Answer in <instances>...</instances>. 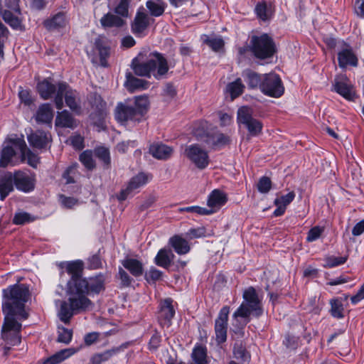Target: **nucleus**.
<instances>
[{
    "label": "nucleus",
    "instance_id": "obj_1",
    "mask_svg": "<svg viewBox=\"0 0 364 364\" xmlns=\"http://www.w3.org/2000/svg\"><path fill=\"white\" fill-rule=\"evenodd\" d=\"M29 297V289L25 284H14L2 291V311L4 322L1 336L8 345L20 344L21 321L28 318L25 304Z\"/></svg>",
    "mask_w": 364,
    "mask_h": 364
},
{
    "label": "nucleus",
    "instance_id": "obj_2",
    "mask_svg": "<svg viewBox=\"0 0 364 364\" xmlns=\"http://www.w3.org/2000/svg\"><path fill=\"white\" fill-rule=\"evenodd\" d=\"M71 295L68 301H58L60 303L58 316L65 324L70 323L75 314L92 309L93 304L86 296L87 294H98L105 289V279L102 274L89 278H82L71 283Z\"/></svg>",
    "mask_w": 364,
    "mask_h": 364
},
{
    "label": "nucleus",
    "instance_id": "obj_3",
    "mask_svg": "<svg viewBox=\"0 0 364 364\" xmlns=\"http://www.w3.org/2000/svg\"><path fill=\"white\" fill-rule=\"evenodd\" d=\"M243 301L232 316L233 331L237 333L242 330L250 321V316L259 317L263 314L262 299L255 289L250 287L244 290Z\"/></svg>",
    "mask_w": 364,
    "mask_h": 364
},
{
    "label": "nucleus",
    "instance_id": "obj_4",
    "mask_svg": "<svg viewBox=\"0 0 364 364\" xmlns=\"http://www.w3.org/2000/svg\"><path fill=\"white\" fill-rule=\"evenodd\" d=\"M173 66L174 64L168 63L164 54L156 51L150 53L144 61L140 62L138 58L132 60V69L136 75L153 76L156 80L166 77L170 68Z\"/></svg>",
    "mask_w": 364,
    "mask_h": 364
},
{
    "label": "nucleus",
    "instance_id": "obj_5",
    "mask_svg": "<svg viewBox=\"0 0 364 364\" xmlns=\"http://www.w3.org/2000/svg\"><path fill=\"white\" fill-rule=\"evenodd\" d=\"M249 48L253 55L260 60L271 58L277 52L275 43L267 33L252 36Z\"/></svg>",
    "mask_w": 364,
    "mask_h": 364
},
{
    "label": "nucleus",
    "instance_id": "obj_6",
    "mask_svg": "<svg viewBox=\"0 0 364 364\" xmlns=\"http://www.w3.org/2000/svg\"><path fill=\"white\" fill-rule=\"evenodd\" d=\"M25 151V141L23 136H16L8 137L2 144L0 157V166L5 168L9 165L15 166L17 161L15 158L18 154Z\"/></svg>",
    "mask_w": 364,
    "mask_h": 364
},
{
    "label": "nucleus",
    "instance_id": "obj_7",
    "mask_svg": "<svg viewBox=\"0 0 364 364\" xmlns=\"http://www.w3.org/2000/svg\"><path fill=\"white\" fill-rule=\"evenodd\" d=\"M65 105L75 114L81 112V100L79 92L73 90L65 82H58L57 95L55 96L54 102L58 109L63 107V99Z\"/></svg>",
    "mask_w": 364,
    "mask_h": 364
},
{
    "label": "nucleus",
    "instance_id": "obj_8",
    "mask_svg": "<svg viewBox=\"0 0 364 364\" xmlns=\"http://www.w3.org/2000/svg\"><path fill=\"white\" fill-rule=\"evenodd\" d=\"M261 91L267 96L280 97L284 92V87L279 75L274 73L263 75Z\"/></svg>",
    "mask_w": 364,
    "mask_h": 364
},
{
    "label": "nucleus",
    "instance_id": "obj_9",
    "mask_svg": "<svg viewBox=\"0 0 364 364\" xmlns=\"http://www.w3.org/2000/svg\"><path fill=\"white\" fill-rule=\"evenodd\" d=\"M184 154L198 169H205L209 164L210 159L208 151L198 144L187 146Z\"/></svg>",
    "mask_w": 364,
    "mask_h": 364
},
{
    "label": "nucleus",
    "instance_id": "obj_10",
    "mask_svg": "<svg viewBox=\"0 0 364 364\" xmlns=\"http://www.w3.org/2000/svg\"><path fill=\"white\" fill-rule=\"evenodd\" d=\"M230 308L224 306L219 311L215 321V340L218 344L223 343L227 340V332L228 327V316Z\"/></svg>",
    "mask_w": 364,
    "mask_h": 364
},
{
    "label": "nucleus",
    "instance_id": "obj_11",
    "mask_svg": "<svg viewBox=\"0 0 364 364\" xmlns=\"http://www.w3.org/2000/svg\"><path fill=\"white\" fill-rule=\"evenodd\" d=\"M237 121L239 123L245 124L252 135H257L262 130V123L252 118V109L249 107L244 106L238 109Z\"/></svg>",
    "mask_w": 364,
    "mask_h": 364
},
{
    "label": "nucleus",
    "instance_id": "obj_12",
    "mask_svg": "<svg viewBox=\"0 0 364 364\" xmlns=\"http://www.w3.org/2000/svg\"><path fill=\"white\" fill-rule=\"evenodd\" d=\"M332 90L348 101L355 98V91L350 80L346 75H338L334 79Z\"/></svg>",
    "mask_w": 364,
    "mask_h": 364
},
{
    "label": "nucleus",
    "instance_id": "obj_13",
    "mask_svg": "<svg viewBox=\"0 0 364 364\" xmlns=\"http://www.w3.org/2000/svg\"><path fill=\"white\" fill-rule=\"evenodd\" d=\"M16 189L23 193H29L35 188V177L28 171H15L12 173Z\"/></svg>",
    "mask_w": 364,
    "mask_h": 364
},
{
    "label": "nucleus",
    "instance_id": "obj_14",
    "mask_svg": "<svg viewBox=\"0 0 364 364\" xmlns=\"http://www.w3.org/2000/svg\"><path fill=\"white\" fill-rule=\"evenodd\" d=\"M138 112H136L134 107L131 105V102H119L117 104L114 116L117 122L124 124L129 121L139 122L141 118Z\"/></svg>",
    "mask_w": 364,
    "mask_h": 364
},
{
    "label": "nucleus",
    "instance_id": "obj_15",
    "mask_svg": "<svg viewBox=\"0 0 364 364\" xmlns=\"http://www.w3.org/2000/svg\"><path fill=\"white\" fill-rule=\"evenodd\" d=\"M150 179L149 174L139 173L130 179L126 188L122 189L117 196V199L120 201L125 200L132 192L146 184Z\"/></svg>",
    "mask_w": 364,
    "mask_h": 364
},
{
    "label": "nucleus",
    "instance_id": "obj_16",
    "mask_svg": "<svg viewBox=\"0 0 364 364\" xmlns=\"http://www.w3.org/2000/svg\"><path fill=\"white\" fill-rule=\"evenodd\" d=\"M60 268L62 269H65V271L71 275L70 279L67 283V289L66 293L68 297L71 295L70 287H72L73 282H75L78 280H82V277H80V274L82 272L83 268V263L80 260L72 261L63 262L60 264Z\"/></svg>",
    "mask_w": 364,
    "mask_h": 364
},
{
    "label": "nucleus",
    "instance_id": "obj_17",
    "mask_svg": "<svg viewBox=\"0 0 364 364\" xmlns=\"http://www.w3.org/2000/svg\"><path fill=\"white\" fill-rule=\"evenodd\" d=\"M172 302V299H166L160 304L159 320L161 326L168 327L171 325V321L175 315Z\"/></svg>",
    "mask_w": 364,
    "mask_h": 364
},
{
    "label": "nucleus",
    "instance_id": "obj_18",
    "mask_svg": "<svg viewBox=\"0 0 364 364\" xmlns=\"http://www.w3.org/2000/svg\"><path fill=\"white\" fill-rule=\"evenodd\" d=\"M28 141L33 147L43 149L50 142V135L48 132L38 130L28 135Z\"/></svg>",
    "mask_w": 364,
    "mask_h": 364
},
{
    "label": "nucleus",
    "instance_id": "obj_19",
    "mask_svg": "<svg viewBox=\"0 0 364 364\" xmlns=\"http://www.w3.org/2000/svg\"><path fill=\"white\" fill-rule=\"evenodd\" d=\"M14 186L11 172L0 174V199L4 200L14 190Z\"/></svg>",
    "mask_w": 364,
    "mask_h": 364
},
{
    "label": "nucleus",
    "instance_id": "obj_20",
    "mask_svg": "<svg viewBox=\"0 0 364 364\" xmlns=\"http://www.w3.org/2000/svg\"><path fill=\"white\" fill-rule=\"evenodd\" d=\"M228 200L226 194L218 189L213 190L208 198V206L210 208L209 210H213L215 212L223 206Z\"/></svg>",
    "mask_w": 364,
    "mask_h": 364
},
{
    "label": "nucleus",
    "instance_id": "obj_21",
    "mask_svg": "<svg viewBox=\"0 0 364 364\" xmlns=\"http://www.w3.org/2000/svg\"><path fill=\"white\" fill-rule=\"evenodd\" d=\"M203 141L213 148H220L229 143L230 138L223 133L215 132L207 134Z\"/></svg>",
    "mask_w": 364,
    "mask_h": 364
},
{
    "label": "nucleus",
    "instance_id": "obj_22",
    "mask_svg": "<svg viewBox=\"0 0 364 364\" xmlns=\"http://www.w3.org/2000/svg\"><path fill=\"white\" fill-rule=\"evenodd\" d=\"M58 89V83L57 85L53 84L47 79L39 82L37 85L38 92L43 100H48L53 96L55 97L57 95Z\"/></svg>",
    "mask_w": 364,
    "mask_h": 364
},
{
    "label": "nucleus",
    "instance_id": "obj_23",
    "mask_svg": "<svg viewBox=\"0 0 364 364\" xmlns=\"http://www.w3.org/2000/svg\"><path fill=\"white\" fill-rule=\"evenodd\" d=\"M68 23V18L63 12H59L53 17L46 19L43 22V26L48 31L59 30L63 28Z\"/></svg>",
    "mask_w": 364,
    "mask_h": 364
},
{
    "label": "nucleus",
    "instance_id": "obj_24",
    "mask_svg": "<svg viewBox=\"0 0 364 364\" xmlns=\"http://www.w3.org/2000/svg\"><path fill=\"white\" fill-rule=\"evenodd\" d=\"M338 64L341 68L348 65L357 66L358 58L350 48H346L338 54Z\"/></svg>",
    "mask_w": 364,
    "mask_h": 364
},
{
    "label": "nucleus",
    "instance_id": "obj_25",
    "mask_svg": "<svg viewBox=\"0 0 364 364\" xmlns=\"http://www.w3.org/2000/svg\"><path fill=\"white\" fill-rule=\"evenodd\" d=\"M35 118L38 123L50 124L53 118V110L50 104L41 105L36 112Z\"/></svg>",
    "mask_w": 364,
    "mask_h": 364
},
{
    "label": "nucleus",
    "instance_id": "obj_26",
    "mask_svg": "<svg viewBox=\"0 0 364 364\" xmlns=\"http://www.w3.org/2000/svg\"><path fill=\"white\" fill-rule=\"evenodd\" d=\"M77 350L69 348L60 350L44 360L43 364H58L76 353Z\"/></svg>",
    "mask_w": 364,
    "mask_h": 364
},
{
    "label": "nucleus",
    "instance_id": "obj_27",
    "mask_svg": "<svg viewBox=\"0 0 364 364\" xmlns=\"http://www.w3.org/2000/svg\"><path fill=\"white\" fill-rule=\"evenodd\" d=\"M150 154L156 159L166 160L171 157L173 149L163 144H154L149 148Z\"/></svg>",
    "mask_w": 364,
    "mask_h": 364
},
{
    "label": "nucleus",
    "instance_id": "obj_28",
    "mask_svg": "<svg viewBox=\"0 0 364 364\" xmlns=\"http://www.w3.org/2000/svg\"><path fill=\"white\" fill-rule=\"evenodd\" d=\"M255 13L258 18L263 21H267L272 18L274 11L271 4H267L265 1H262L256 4Z\"/></svg>",
    "mask_w": 364,
    "mask_h": 364
},
{
    "label": "nucleus",
    "instance_id": "obj_29",
    "mask_svg": "<svg viewBox=\"0 0 364 364\" xmlns=\"http://www.w3.org/2000/svg\"><path fill=\"white\" fill-rule=\"evenodd\" d=\"M148 25V16L144 13H138L132 25V32L136 36H140L146 29Z\"/></svg>",
    "mask_w": 364,
    "mask_h": 364
},
{
    "label": "nucleus",
    "instance_id": "obj_30",
    "mask_svg": "<svg viewBox=\"0 0 364 364\" xmlns=\"http://www.w3.org/2000/svg\"><path fill=\"white\" fill-rule=\"evenodd\" d=\"M105 38L99 37L95 40V47L97 50L100 55V65L102 67H107L108 65L107 58L109 55V48L105 43Z\"/></svg>",
    "mask_w": 364,
    "mask_h": 364
},
{
    "label": "nucleus",
    "instance_id": "obj_31",
    "mask_svg": "<svg viewBox=\"0 0 364 364\" xmlns=\"http://www.w3.org/2000/svg\"><path fill=\"white\" fill-rule=\"evenodd\" d=\"M174 255L170 250L161 249L155 257V264L163 268H168L170 267Z\"/></svg>",
    "mask_w": 364,
    "mask_h": 364
},
{
    "label": "nucleus",
    "instance_id": "obj_32",
    "mask_svg": "<svg viewBox=\"0 0 364 364\" xmlns=\"http://www.w3.org/2000/svg\"><path fill=\"white\" fill-rule=\"evenodd\" d=\"M149 85V82L145 80L139 79L132 75L127 76L125 86L127 89L131 92H134L138 90H146L148 88Z\"/></svg>",
    "mask_w": 364,
    "mask_h": 364
},
{
    "label": "nucleus",
    "instance_id": "obj_33",
    "mask_svg": "<svg viewBox=\"0 0 364 364\" xmlns=\"http://www.w3.org/2000/svg\"><path fill=\"white\" fill-rule=\"evenodd\" d=\"M55 126L73 129L75 122L72 114L67 110L58 112L55 118Z\"/></svg>",
    "mask_w": 364,
    "mask_h": 364
},
{
    "label": "nucleus",
    "instance_id": "obj_34",
    "mask_svg": "<svg viewBox=\"0 0 364 364\" xmlns=\"http://www.w3.org/2000/svg\"><path fill=\"white\" fill-rule=\"evenodd\" d=\"M242 75L250 88L259 87L261 90V85L263 83V75L257 74L250 70H246L243 71Z\"/></svg>",
    "mask_w": 364,
    "mask_h": 364
},
{
    "label": "nucleus",
    "instance_id": "obj_35",
    "mask_svg": "<svg viewBox=\"0 0 364 364\" xmlns=\"http://www.w3.org/2000/svg\"><path fill=\"white\" fill-rule=\"evenodd\" d=\"M100 23L104 28H120L125 23L121 16H115L112 13L105 14L100 19Z\"/></svg>",
    "mask_w": 364,
    "mask_h": 364
},
{
    "label": "nucleus",
    "instance_id": "obj_36",
    "mask_svg": "<svg viewBox=\"0 0 364 364\" xmlns=\"http://www.w3.org/2000/svg\"><path fill=\"white\" fill-rule=\"evenodd\" d=\"M122 264L124 268H126L133 276L136 277L143 274V264L136 259H126L122 262Z\"/></svg>",
    "mask_w": 364,
    "mask_h": 364
},
{
    "label": "nucleus",
    "instance_id": "obj_37",
    "mask_svg": "<svg viewBox=\"0 0 364 364\" xmlns=\"http://www.w3.org/2000/svg\"><path fill=\"white\" fill-rule=\"evenodd\" d=\"M170 244L178 255H185L190 251L188 242L180 236H174L170 239Z\"/></svg>",
    "mask_w": 364,
    "mask_h": 364
},
{
    "label": "nucleus",
    "instance_id": "obj_38",
    "mask_svg": "<svg viewBox=\"0 0 364 364\" xmlns=\"http://www.w3.org/2000/svg\"><path fill=\"white\" fill-rule=\"evenodd\" d=\"M245 85L240 78L228 83L226 86V92L230 96L231 100L241 95L244 91Z\"/></svg>",
    "mask_w": 364,
    "mask_h": 364
},
{
    "label": "nucleus",
    "instance_id": "obj_39",
    "mask_svg": "<svg viewBox=\"0 0 364 364\" xmlns=\"http://www.w3.org/2000/svg\"><path fill=\"white\" fill-rule=\"evenodd\" d=\"M146 6L151 16L158 17L164 13L166 4L163 0H149L146 1Z\"/></svg>",
    "mask_w": 364,
    "mask_h": 364
},
{
    "label": "nucleus",
    "instance_id": "obj_40",
    "mask_svg": "<svg viewBox=\"0 0 364 364\" xmlns=\"http://www.w3.org/2000/svg\"><path fill=\"white\" fill-rule=\"evenodd\" d=\"M191 358L195 364H208L206 348L202 346H195Z\"/></svg>",
    "mask_w": 364,
    "mask_h": 364
},
{
    "label": "nucleus",
    "instance_id": "obj_41",
    "mask_svg": "<svg viewBox=\"0 0 364 364\" xmlns=\"http://www.w3.org/2000/svg\"><path fill=\"white\" fill-rule=\"evenodd\" d=\"M119 350V348H116L102 353H96L91 357L90 362L92 364H101L102 362L108 360L112 356L118 353Z\"/></svg>",
    "mask_w": 364,
    "mask_h": 364
},
{
    "label": "nucleus",
    "instance_id": "obj_42",
    "mask_svg": "<svg viewBox=\"0 0 364 364\" xmlns=\"http://www.w3.org/2000/svg\"><path fill=\"white\" fill-rule=\"evenodd\" d=\"M131 105L134 107L136 112L139 114V117L141 119L148 109L149 100L146 97H137L134 102H131Z\"/></svg>",
    "mask_w": 364,
    "mask_h": 364
},
{
    "label": "nucleus",
    "instance_id": "obj_43",
    "mask_svg": "<svg viewBox=\"0 0 364 364\" xmlns=\"http://www.w3.org/2000/svg\"><path fill=\"white\" fill-rule=\"evenodd\" d=\"M100 100V105L97 107V110L95 112L91 114L90 117L93 121H95V124L99 127H102L103 124V120L107 114L105 105L106 103L103 102L101 98Z\"/></svg>",
    "mask_w": 364,
    "mask_h": 364
},
{
    "label": "nucleus",
    "instance_id": "obj_44",
    "mask_svg": "<svg viewBox=\"0 0 364 364\" xmlns=\"http://www.w3.org/2000/svg\"><path fill=\"white\" fill-rule=\"evenodd\" d=\"M79 159L87 170L92 171L95 168L96 164L91 150L82 151L80 155Z\"/></svg>",
    "mask_w": 364,
    "mask_h": 364
},
{
    "label": "nucleus",
    "instance_id": "obj_45",
    "mask_svg": "<svg viewBox=\"0 0 364 364\" xmlns=\"http://www.w3.org/2000/svg\"><path fill=\"white\" fill-rule=\"evenodd\" d=\"M95 156L97 157L104 164L105 166L108 167L110 164V154L107 148L104 146H99L94 150Z\"/></svg>",
    "mask_w": 364,
    "mask_h": 364
},
{
    "label": "nucleus",
    "instance_id": "obj_46",
    "mask_svg": "<svg viewBox=\"0 0 364 364\" xmlns=\"http://www.w3.org/2000/svg\"><path fill=\"white\" fill-rule=\"evenodd\" d=\"M233 355L236 359L244 362L248 361L250 358L249 353L241 343H235L233 347Z\"/></svg>",
    "mask_w": 364,
    "mask_h": 364
},
{
    "label": "nucleus",
    "instance_id": "obj_47",
    "mask_svg": "<svg viewBox=\"0 0 364 364\" xmlns=\"http://www.w3.org/2000/svg\"><path fill=\"white\" fill-rule=\"evenodd\" d=\"M25 160H27L28 164L34 168L36 167L38 164V156L27 148L26 143L25 151H21V161H24Z\"/></svg>",
    "mask_w": 364,
    "mask_h": 364
},
{
    "label": "nucleus",
    "instance_id": "obj_48",
    "mask_svg": "<svg viewBox=\"0 0 364 364\" xmlns=\"http://www.w3.org/2000/svg\"><path fill=\"white\" fill-rule=\"evenodd\" d=\"M331 315L338 318L343 317V306L341 301L338 299L331 300Z\"/></svg>",
    "mask_w": 364,
    "mask_h": 364
},
{
    "label": "nucleus",
    "instance_id": "obj_49",
    "mask_svg": "<svg viewBox=\"0 0 364 364\" xmlns=\"http://www.w3.org/2000/svg\"><path fill=\"white\" fill-rule=\"evenodd\" d=\"M34 220V218L29 213L23 211H19L15 213L13 223L15 225H23Z\"/></svg>",
    "mask_w": 364,
    "mask_h": 364
},
{
    "label": "nucleus",
    "instance_id": "obj_50",
    "mask_svg": "<svg viewBox=\"0 0 364 364\" xmlns=\"http://www.w3.org/2000/svg\"><path fill=\"white\" fill-rule=\"evenodd\" d=\"M205 42L215 52H220L224 47V41L219 37H208Z\"/></svg>",
    "mask_w": 364,
    "mask_h": 364
},
{
    "label": "nucleus",
    "instance_id": "obj_51",
    "mask_svg": "<svg viewBox=\"0 0 364 364\" xmlns=\"http://www.w3.org/2000/svg\"><path fill=\"white\" fill-rule=\"evenodd\" d=\"M58 341L60 343H63L65 344H68L73 338V331L72 330L68 329L65 327L58 326Z\"/></svg>",
    "mask_w": 364,
    "mask_h": 364
},
{
    "label": "nucleus",
    "instance_id": "obj_52",
    "mask_svg": "<svg viewBox=\"0 0 364 364\" xmlns=\"http://www.w3.org/2000/svg\"><path fill=\"white\" fill-rule=\"evenodd\" d=\"M131 0H119L114 8V12L122 18L127 17L129 14V6Z\"/></svg>",
    "mask_w": 364,
    "mask_h": 364
},
{
    "label": "nucleus",
    "instance_id": "obj_53",
    "mask_svg": "<svg viewBox=\"0 0 364 364\" xmlns=\"http://www.w3.org/2000/svg\"><path fill=\"white\" fill-rule=\"evenodd\" d=\"M296 194L294 191H290L286 195L277 198L274 203L275 205H284L287 208L295 198Z\"/></svg>",
    "mask_w": 364,
    "mask_h": 364
},
{
    "label": "nucleus",
    "instance_id": "obj_54",
    "mask_svg": "<svg viewBox=\"0 0 364 364\" xmlns=\"http://www.w3.org/2000/svg\"><path fill=\"white\" fill-rule=\"evenodd\" d=\"M324 232V227H321L318 225H316L311 228L306 236V241L309 242H312L317 240Z\"/></svg>",
    "mask_w": 364,
    "mask_h": 364
},
{
    "label": "nucleus",
    "instance_id": "obj_55",
    "mask_svg": "<svg viewBox=\"0 0 364 364\" xmlns=\"http://www.w3.org/2000/svg\"><path fill=\"white\" fill-rule=\"evenodd\" d=\"M77 164L75 163L68 167L63 174V178L65 180L66 183H75V176L77 172Z\"/></svg>",
    "mask_w": 364,
    "mask_h": 364
},
{
    "label": "nucleus",
    "instance_id": "obj_56",
    "mask_svg": "<svg viewBox=\"0 0 364 364\" xmlns=\"http://www.w3.org/2000/svg\"><path fill=\"white\" fill-rule=\"evenodd\" d=\"M4 21L14 28H18L21 26V21L16 16H14L11 11L5 10L3 13Z\"/></svg>",
    "mask_w": 364,
    "mask_h": 364
},
{
    "label": "nucleus",
    "instance_id": "obj_57",
    "mask_svg": "<svg viewBox=\"0 0 364 364\" xmlns=\"http://www.w3.org/2000/svg\"><path fill=\"white\" fill-rule=\"evenodd\" d=\"M347 260L346 257L330 256L325 259V267L332 268L344 264Z\"/></svg>",
    "mask_w": 364,
    "mask_h": 364
},
{
    "label": "nucleus",
    "instance_id": "obj_58",
    "mask_svg": "<svg viewBox=\"0 0 364 364\" xmlns=\"http://www.w3.org/2000/svg\"><path fill=\"white\" fill-rule=\"evenodd\" d=\"M272 188V181L269 178L262 176L258 181L257 189L262 193H268Z\"/></svg>",
    "mask_w": 364,
    "mask_h": 364
},
{
    "label": "nucleus",
    "instance_id": "obj_59",
    "mask_svg": "<svg viewBox=\"0 0 364 364\" xmlns=\"http://www.w3.org/2000/svg\"><path fill=\"white\" fill-rule=\"evenodd\" d=\"M181 210H185L190 213H196L200 215H208L214 213L213 210H208L205 208H202L200 206H189L182 208Z\"/></svg>",
    "mask_w": 364,
    "mask_h": 364
},
{
    "label": "nucleus",
    "instance_id": "obj_60",
    "mask_svg": "<svg viewBox=\"0 0 364 364\" xmlns=\"http://www.w3.org/2000/svg\"><path fill=\"white\" fill-rule=\"evenodd\" d=\"M137 146L136 141L128 140L119 142L117 144L116 149L120 153H126L129 148H134Z\"/></svg>",
    "mask_w": 364,
    "mask_h": 364
},
{
    "label": "nucleus",
    "instance_id": "obj_61",
    "mask_svg": "<svg viewBox=\"0 0 364 364\" xmlns=\"http://www.w3.org/2000/svg\"><path fill=\"white\" fill-rule=\"evenodd\" d=\"M162 276V272L154 268L151 267L147 272L145 274V278L148 282H154L161 279Z\"/></svg>",
    "mask_w": 364,
    "mask_h": 364
},
{
    "label": "nucleus",
    "instance_id": "obj_62",
    "mask_svg": "<svg viewBox=\"0 0 364 364\" xmlns=\"http://www.w3.org/2000/svg\"><path fill=\"white\" fill-rule=\"evenodd\" d=\"M205 232L203 228H191L186 232V236L191 240L199 238L205 236Z\"/></svg>",
    "mask_w": 364,
    "mask_h": 364
},
{
    "label": "nucleus",
    "instance_id": "obj_63",
    "mask_svg": "<svg viewBox=\"0 0 364 364\" xmlns=\"http://www.w3.org/2000/svg\"><path fill=\"white\" fill-rule=\"evenodd\" d=\"M60 201L63 206L68 208H72L77 204V200L73 197H66L63 195L60 196Z\"/></svg>",
    "mask_w": 364,
    "mask_h": 364
},
{
    "label": "nucleus",
    "instance_id": "obj_64",
    "mask_svg": "<svg viewBox=\"0 0 364 364\" xmlns=\"http://www.w3.org/2000/svg\"><path fill=\"white\" fill-rule=\"evenodd\" d=\"M71 145L77 150L82 149L84 147V139L80 135H73L70 138Z\"/></svg>",
    "mask_w": 364,
    "mask_h": 364
}]
</instances>
